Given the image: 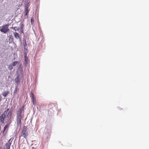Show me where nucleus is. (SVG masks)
I'll list each match as a JSON object with an SVG mask.
<instances>
[{
    "mask_svg": "<svg viewBox=\"0 0 149 149\" xmlns=\"http://www.w3.org/2000/svg\"><path fill=\"white\" fill-rule=\"evenodd\" d=\"M24 106L22 108H19L17 111L16 120L17 126L21 125V120L22 118V112L24 111Z\"/></svg>",
    "mask_w": 149,
    "mask_h": 149,
    "instance_id": "1",
    "label": "nucleus"
},
{
    "mask_svg": "<svg viewBox=\"0 0 149 149\" xmlns=\"http://www.w3.org/2000/svg\"><path fill=\"white\" fill-rule=\"evenodd\" d=\"M27 129L26 126H24L23 127V130L22 133V136L24 137L25 139L26 138L28 135Z\"/></svg>",
    "mask_w": 149,
    "mask_h": 149,
    "instance_id": "2",
    "label": "nucleus"
},
{
    "mask_svg": "<svg viewBox=\"0 0 149 149\" xmlns=\"http://www.w3.org/2000/svg\"><path fill=\"white\" fill-rule=\"evenodd\" d=\"M9 109H7V110H6L0 116V121L2 123H4V119Z\"/></svg>",
    "mask_w": 149,
    "mask_h": 149,
    "instance_id": "3",
    "label": "nucleus"
},
{
    "mask_svg": "<svg viewBox=\"0 0 149 149\" xmlns=\"http://www.w3.org/2000/svg\"><path fill=\"white\" fill-rule=\"evenodd\" d=\"M13 138H10L4 145V149H10V146Z\"/></svg>",
    "mask_w": 149,
    "mask_h": 149,
    "instance_id": "4",
    "label": "nucleus"
},
{
    "mask_svg": "<svg viewBox=\"0 0 149 149\" xmlns=\"http://www.w3.org/2000/svg\"><path fill=\"white\" fill-rule=\"evenodd\" d=\"M8 26L9 25L8 24H6L2 26L1 29H0L1 31L3 32L4 33H6L9 31V29H8Z\"/></svg>",
    "mask_w": 149,
    "mask_h": 149,
    "instance_id": "5",
    "label": "nucleus"
},
{
    "mask_svg": "<svg viewBox=\"0 0 149 149\" xmlns=\"http://www.w3.org/2000/svg\"><path fill=\"white\" fill-rule=\"evenodd\" d=\"M30 97L31 99L33 104L35 105L36 104V99L34 97L33 93L32 92L31 93Z\"/></svg>",
    "mask_w": 149,
    "mask_h": 149,
    "instance_id": "6",
    "label": "nucleus"
},
{
    "mask_svg": "<svg viewBox=\"0 0 149 149\" xmlns=\"http://www.w3.org/2000/svg\"><path fill=\"white\" fill-rule=\"evenodd\" d=\"M20 31L21 33H24L23 28L24 26V25L23 23H21L20 24Z\"/></svg>",
    "mask_w": 149,
    "mask_h": 149,
    "instance_id": "7",
    "label": "nucleus"
},
{
    "mask_svg": "<svg viewBox=\"0 0 149 149\" xmlns=\"http://www.w3.org/2000/svg\"><path fill=\"white\" fill-rule=\"evenodd\" d=\"M19 75H18L17 77H16L15 79V80L16 83H17V85L18 86L19 83Z\"/></svg>",
    "mask_w": 149,
    "mask_h": 149,
    "instance_id": "8",
    "label": "nucleus"
},
{
    "mask_svg": "<svg viewBox=\"0 0 149 149\" xmlns=\"http://www.w3.org/2000/svg\"><path fill=\"white\" fill-rule=\"evenodd\" d=\"M14 34L15 37L16 38H19V34L17 33L16 32H15L14 33Z\"/></svg>",
    "mask_w": 149,
    "mask_h": 149,
    "instance_id": "9",
    "label": "nucleus"
},
{
    "mask_svg": "<svg viewBox=\"0 0 149 149\" xmlns=\"http://www.w3.org/2000/svg\"><path fill=\"white\" fill-rule=\"evenodd\" d=\"M24 58H25V62L26 63H27L28 62V58L27 56V54L26 52H25L24 53Z\"/></svg>",
    "mask_w": 149,
    "mask_h": 149,
    "instance_id": "10",
    "label": "nucleus"
},
{
    "mask_svg": "<svg viewBox=\"0 0 149 149\" xmlns=\"http://www.w3.org/2000/svg\"><path fill=\"white\" fill-rule=\"evenodd\" d=\"M23 45L24 47V49L26 51H27V49L26 47L27 46V44L26 43V40H24L23 42Z\"/></svg>",
    "mask_w": 149,
    "mask_h": 149,
    "instance_id": "11",
    "label": "nucleus"
},
{
    "mask_svg": "<svg viewBox=\"0 0 149 149\" xmlns=\"http://www.w3.org/2000/svg\"><path fill=\"white\" fill-rule=\"evenodd\" d=\"M9 92L8 91L4 92L3 93V95L4 97H6L7 95L9 94Z\"/></svg>",
    "mask_w": 149,
    "mask_h": 149,
    "instance_id": "12",
    "label": "nucleus"
},
{
    "mask_svg": "<svg viewBox=\"0 0 149 149\" xmlns=\"http://www.w3.org/2000/svg\"><path fill=\"white\" fill-rule=\"evenodd\" d=\"M31 24L33 26L34 25V20L33 18V17L31 18Z\"/></svg>",
    "mask_w": 149,
    "mask_h": 149,
    "instance_id": "13",
    "label": "nucleus"
},
{
    "mask_svg": "<svg viewBox=\"0 0 149 149\" xmlns=\"http://www.w3.org/2000/svg\"><path fill=\"white\" fill-rule=\"evenodd\" d=\"M18 86H17V85L16 86V87H15V90H14V93H15L17 92V91Z\"/></svg>",
    "mask_w": 149,
    "mask_h": 149,
    "instance_id": "14",
    "label": "nucleus"
},
{
    "mask_svg": "<svg viewBox=\"0 0 149 149\" xmlns=\"http://www.w3.org/2000/svg\"><path fill=\"white\" fill-rule=\"evenodd\" d=\"M17 63H18V61H15L14 62H13V66H14L16 65L17 64Z\"/></svg>",
    "mask_w": 149,
    "mask_h": 149,
    "instance_id": "15",
    "label": "nucleus"
},
{
    "mask_svg": "<svg viewBox=\"0 0 149 149\" xmlns=\"http://www.w3.org/2000/svg\"><path fill=\"white\" fill-rule=\"evenodd\" d=\"M8 127V125L7 124H6L5 126L4 127V128H3V133L4 132H5V131L6 130Z\"/></svg>",
    "mask_w": 149,
    "mask_h": 149,
    "instance_id": "16",
    "label": "nucleus"
},
{
    "mask_svg": "<svg viewBox=\"0 0 149 149\" xmlns=\"http://www.w3.org/2000/svg\"><path fill=\"white\" fill-rule=\"evenodd\" d=\"M12 28L14 29L15 31L16 30L18 31L19 29V28L17 27H12Z\"/></svg>",
    "mask_w": 149,
    "mask_h": 149,
    "instance_id": "17",
    "label": "nucleus"
},
{
    "mask_svg": "<svg viewBox=\"0 0 149 149\" xmlns=\"http://www.w3.org/2000/svg\"><path fill=\"white\" fill-rule=\"evenodd\" d=\"M25 13H26V14H25V15H27V13H28V8H26L25 9Z\"/></svg>",
    "mask_w": 149,
    "mask_h": 149,
    "instance_id": "18",
    "label": "nucleus"
},
{
    "mask_svg": "<svg viewBox=\"0 0 149 149\" xmlns=\"http://www.w3.org/2000/svg\"><path fill=\"white\" fill-rule=\"evenodd\" d=\"M52 104H52V103H51V104H49V106L50 107V105H51Z\"/></svg>",
    "mask_w": 149,
    "mask_h": 149,
    "instance_id": "19",
    "label": "nucleus"
},
{
    "mask_svg": "<svg viewBox=\"0 0 149 149\" xmlns=\"http://www.w3.org/2000/svg\"><path fill=\"white\" fill-rule=\"evenodd\" d=\"M1 96H0V101L1 100Z\"/></svg>",
    "mask_w": 149,
    "mask_h": 149,
    "instance_id": "20",
    "label": "nucleus"
},
{
    "mask_svg": "<svg viewBox=\"0 0 149 149\" xmlns=\"http://www.w3.org/2000/svg\"><path fill=\"white\" fill-rule=\"evenodd\" d=\"M9 112H8V116L9 115Z\"/></svg>",
    "mask_w": 149,
    "mask_h": 149,
    "instance_id": "21",
    "label": "nucleus"
},
{
    "mask_svg": "<svg viewBox=\"0 0 149 149\" xmlns=\"http://www.w3.org/2000/svg\"><path fill=\"white\" fill-rule=\"evenodd\" d=\"M0 149H2V148H1V147H0Z\"/></svg>",
    "mask_w": 149,
    "mask_h": 149,
    "instance_id": "22",
    "label": "nucleus"
},
{
    "mask_svg": "<svg viewBox=\"0 0 149 149\" xmlns=\"http://www.w3.org/2000/svg\"><path fill=\"white\" fill-rule=\"evenodd\" d=\"M13 69V68H11V69Z\"/></svg>",
    "mask_w": 149,
    "mask_h": 149,
    "instance_id": "23",
    "label": "nucleus"
}]
</instances>
